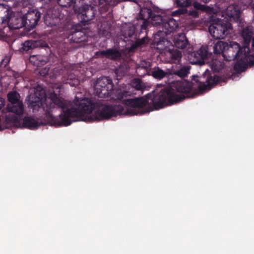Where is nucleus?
Segmentation results:
<instances>
[{"label": "nucleus", "instance_id": "obj_12", "mask_svg": "<svg viewBox=\"0 0 254 254\" xmlns=\"http://www.w3.org/2000/svg\"><path fill=\"white\" fill-rule=\"evenodd\" d=\"M208 48L202 46L197 51H194L191 54V57L193 58L192 63L195 64H204V60L207 58L209 55Z\"/></svg>", "mask_w": 254, "mask_h": 254}, {"label": "nucleus", "instance_id": "obj_28", "mask_svg": "<svg viewBox=\"0 0 254 254\" xmlns=\"http://www.w3.org/2000/svg\"><path fill=\"white\" fill-rule=\"evenodd\" d=\"M92 3L95 6H101L100 8H104L105 10L108 9V6L114 5L110 0H92Z\"/></svg>", "mask_w": 254, "mask_h": 254}, {"label": "nucleus", "instance_id": "obj_5", "mask_svg": "<svg viewBox=\"0 0 254 254\" xmlns=\"http://www.w3.org/2000/svg\"><path fill=\"white\" fill-rule=\"evenodd\" d=\"M228 20L217 19L215 22L212 23L208 28L211 35L216 39H222L225 38L229 34L232 29V24L228 17ZM233 22H234L233 21ZM240 23V22H239Z\"/></svg>", "mask_w": 254, "mask_h": 254}, {"label": "nucleus", "instance_id": "obj_13", "mask_svg": "<svg viewBox=\"0 0 254 254\" xmlns=\"http://www.w3.org/2000/svg\"><path fill=\"white\" fill-rule=\"evenodd\" d=\"M165 55L167 62L170 63H180L182 57V52L174 47L166 49Z\"/></svg>", "mask_w": 254, "mask_h": 254}, {"label": "nucleus", "instance_id": "obj_19", "mask_svg": "<svg viewBox=\"0 0 254 254\" xmlns=\"http://www.w3.org/2000/svg\"><path fill=\"white\" fill-rule=\"evenodd\" d=\"M68 41V38L64 39V41L59 42L57 45V52L60 56L66 55L68 51L72 50V44Z\"/></svg>", "mask_w": 254, "mask_h": 254}, {"label": "nucleus", "instance_id": "obj_9", "mask_svg": "<svg viewBox=\"0 0 254 254\" xmlns=\"http://www.w3.org/2000/svg\"><path fill=\"white\" fill-rule=\"evenodd\" d=\"M41 13L37 9H30L23 15L26 28L30 30L37 25Z\"/></svg>", "mask_w": 254, "mask_h": 254}, {"label": "nucleus", "instance_id": "obj_6", "mask_svg": "<svg viewBox=\"0 0 254 254\" xmlns=\"http://www.w3.org/2000/svg\"><path fill=\"white\" fill-rule=\"evenodd\" d=\"M114 85L111 80L107 77L98 78L94 85V92L100 98L111 96Z\"/></svg>", "mask_w": 254, "mask_h": 254}, {"label": "nucleus", "instance_id": "obj_16", "mask_svg": "<svg viewBox=\"0 0 254 254\" xmlns=\"http://www.w3.org/2000/svg\"><path fill=\"white\" fill-rule=\"evenodd\" d=\"M148 75H152L155 79L159 80L165 77H167L168 78L172 77L171 69H167L165 71L159 66L154 67L151 71V73H148Z\"/></svg>", "mask_w": 254, "mask_h": 254}, {"label": "nucleus", "instance_id": "obj_48", "mask_svg": "<svg viewBox=\"0 0 254 254\" xmlns=\"http://www.w3.org/2000/svg\"><path fill=\"white\" fill-rule=\"evenodd\" d=\"M4 105V100L1 98L0 97V110L2 109V108Z\"/></svg>", "mask_w": 254, "mask_h": 254}, {"label": "nucleus", "instance_id": "obj_15", "mask_svg": "<svg viewBox=\"0 0 254 254\" xmlns=\"http://www.w3.org/2000/svg\"><path fill=\"white\" fill-rule=\"evenodd\" d=\"M69 36L74 43H80L87 40L85 29H77V26L73 27L70 32Z\"/></svg>", "mask_w": 254, "mask_h": 254}, {"label": "nucleus", "instance_id": "obj_31", "mask_svg": "<svg viewBox=\"0 0 254 254\" xmlns=\"http://www.w3.org/2000/svg\"><path fill=\"white\" fill-rule=\"evenodd\" d=\"M147 43V39L143 37L141 39H137L135 42L132 44L130 47V50H134L139 48Z\"/></svg>", "mask_w": 254, "mask_h": 254}, {"label": "nucleus", "instance_id": "obj_26", "mask_svg": "<svg viewBox=\"0 0 254 254\" xmlns=\"http://www.w3.org/2000/svg\"><path fill=\"white\" fill-rule=\"evenodd\" d=\"M228 46V44L226 42L223 41H218L213 47V53L215 54H222V56L224 55V51Z\"/></svg>", "mask_w": 254, "mask_h": 254}, {"label": "nucleus", "instance_id": "obj_44", "mask_svg": "<svg viewBox=\"0 0 254 254\" xmlns=\"http://www.w3.org/2000/svg\"><path fill=\"white\" fill-rule=\"evenodd\" d=\"M138 113H137L135 109H130L128 110L127 112V114L129 115H137Z\"/></svg>", "mask_w": 254, "mask_h": 254}, {"label": "nucleus", "instance_id": "obj_20", "mask_svg": "<svg viewBox=\"0 0 254 254\" xmlns=\"http://www.w3.org/2000/svg\"><path fill=\"white\" fill-rule=\"evenodd\" d=\"M41 125V123L31 117H25L23 119L22 127L34 129L37 128Z\"/></svg>", "mask_w": 254, "mask_h": 254}, {"label": "nucleus", "instance_id": "obj_30", "mask_svg": "<svg viewBox=\"0 0 254 254\" xmlns=\"http://www.w3.org/2000/svg\"><path fill=\"white\" fill-rule=\"evenodd\" d=\"M152 24L154 26H163V23L165 21V18L159 14H153L152 16L151 17Z\"/></svg>", "mask_w": 254, "mask_h": 254}, {"label": "nucleus", "instance_id": "obj_45", "mask_svg": "<svg viewBox=\"0 0 254 254\" xmlns=\"http://www.w3.org/2000/svg\"><path fill=\"white\" fill-rule=\"evenodd\" d=\"M40 75L42 76H45L46 75L48 74V69H47L46 68L42 69L40 70L39 72Z\"/></svg>", "mask_w": 254, "mask_h": 254}, {"label": "nucleus", "instance_id": "obj_2", "mask_svg": "<svg viewBox=\"0 0 254 254\" xmlns=\"http://www.w3.org/2000/svg\"><path fill=\"white\" fill-rule=\"evenodd\" d=\"M203 76L206 78V84L200 81L198 76H193L190 81L186 80L177 81L173 84L170 89L161 90L157 93L152 92L147 94L145 98L125 99L124 103L127 106L135 109H140L147 106L150 107V110L141 111L140 114H143L153 111L154 109H158L179 103L186 98H192L196 95L193 91L197 89L203 92L211 89L218 83H226L231 78L230 75H212L208 69L204 72Z\"/></svg>", "mask_w": 254, "mask_h": 254}, {"label": "nucleus", "instance_id": "obj_11", "mask_svg": "<svg viewBox=\"0 0 254 254\" xmlns=\"http://www.w3.org/2000/svg\"><path fill=\"white\" fill-rule=\"evenodd\" d=\"M2 17V23L6 24L8 25V28L12 29H19L23 27L26 28L24 19L23 16L16 17L7 16L6 18Z\"/></svg>", "mask_w": 254, "mask_h": 254}, {"label": "nucleus", "instance_id": "obj_24", "mask_svg": "<svg viewBox=\"0 0 254 254\" xmlns=\"http://www.w3.org/2000/svg\"><path fill=\"white\" fill-rule=\"evenodd\" d=\"M30 60L33 62L34 64L37 66H41L47 64L48 62V58L47 56L37 55L31 57Z\"/></svg>", "mask_w": 254, "mask_h": 254}, {"label": "nucleus", "instance_id": "obj_18", "mask_svg": "<svg viewBox=\"0 0 254 254\" xmlns=\"http://www.w3.org/2000/svg\"><path fill=\"white\" fill-rule=\"evenodd\" d=\"M47 46L41 40H27L22 44V49L24 51H28L30 50L38 47H44Z\"/></svg>", "mask_w": 254, "mask_h": 254}, {"label": "nucleus", "instance_id": "obj_50", "mask_svg": "<svg viewBox=\"0 0 254 254\" xmlns=\"http://www.w3.org/2000/svg\"><path fill=\"white\" fill-rule=\"evenodd\" d=\"M210 0H206L205 1H204L205 3H207Z\"/></svg>", "mask_w": 254, "mask_h": 254}, {"label": "nucleus", "instance_id": "obj_42", "mask_svg": "<svg viewBox=\"0 0 254 254\" xmlns=\"http://www.w3.org/2000/svg\"><path fill=\"white\" fill-rule=\"evenodd\" d=\"M189 14L193 17H197L199 16V12L195 9L194 10H190Z\"/></svg>", "mask_w": 254, "mask_h": 254}, {"label": "nucleus", "instance_id": "obj_43", "mask_svg": "<svg viewBox=\"0 0 254 254\" xmlns=\"http://www.w3.org/2000/svg\"><path fill=\"white\" fill-rule=\"evenodd\" d=\"M9 60L10 59L9 58H6L3 59L1 62V66H3L4 67L6 66L8 64Z\"/></svg>", "mask_w": 254, "mask_h": 254}, {"label": "nucleus", "instance_id": "obj_10", "mask_svg": "<svg viewBox=\"0 0 254 254\" xmlns=\"http://www.w3.org/2000/svg\"><path fill=\"white\" fill-rule=\"evenodd\" d=\"M178 27L179 22L178 21L172 17L167 18L163 23L162 30H160L158 31V35L166 36L175 31Z\"/></svg>", "mask_w": 254, "mask_h": 254}, {"label": "nucleus", "instance_id": "obj_14", "mask_svg": "<svg viewBox=\"0 0 254 254\" xmlns=\"http://www.w3.org/2000/svg\"><path fill=\"white\" fill-rule=\"evenodd\" d=\"M96 56L101 58L116 61L119 60L122 54L120 51L116 49L110 48L105 51H99L96 53Z\"/></svg>", "mask_w": 254, "mask_h": 254}, {"label": "nucleus", "instance_id": "obj_21", "mask_svg": "<svg viewBox=\"0 0 254 254\" xmlns=\"http://www.w3.org/2000/svg\"><path fill=\"white\" fill-rule=\"evenodd\" d=\"M241 35L243 38L244 44H245V46L249 47V44L251 42L254 35L252 27L247 26L244 28L242 31Z\"/></svg>", "mask_w": 254, "mask_h": 254}, {"label": "nucleus", "instance_id": "obj_37", "mask_svg": "<svg viewBox=\"0 0 254 254\" xmlns=\"http://www.w3.org/2000/svg\"><path fill=\"white\" fill-rule=\"evenodd\" d=\"M133 86L137 90H140L142 89V86L141 81L138 79H135L132 82Z\"/></svg>", "mask_w": 254, "mask_h": 254}, {"label": "nucleus", "instance_id": "obj_27", "mask_svg": "<svg viewBox=\"0 0 254 254\" xmlns=\"http://www.w3.org/2000/svg\"><path fill=\"white\" fill-rule=\"evenodd\" d=\"M153 12L150 8H141L137 19L147 20L150 19L152 16Z\"/></svg>", "mask_w": 254, "mask_h": 254}, {"label": "nucleus", "instance_id": "obj_40", "mask_svg": "<svg viewBox=\"0 0 254 254\" xmlns=\"http://www.w3.org/2000/svg\"><path fill=\"white\" fill-rule=\"evenodd\" d=\"M127 91H121L117 94V97L118 100H122L126 97L127 95Z\"/></svg>", "mask_w": 254, "mask_h": 254}, {"label": "nucleus", "instance_id": "obj_33", "mask_svg": "<svg viewBox=\"0 0 254 254\" xmlns=\"http://www.w3.org/2000/svg\"><path fill=\"white\" fill-rule=\"evenodd\" d=\"M193 7L196 10H199L202 11L208 12L210 10V7L204 4H201L198 2H194Z\"/></svg>", "mask_w": 254, "mask_h": 254}, {"label": "nucleus", "instance_id": "obj_3", "mask_svg": "<svg viewBox=\"0 0 254 254\" xmlns=\"http://www.w3.org/2000/svg\"><path fill=\"white\" fill-rule=\"evenodd\" d=\"M44 23L49 27L61 31L65 28L68 21L67 11L58 6L49 8L44 15Z\"/></svg>", "mask_w": 254, "mask_h": 254}, {"label": "nucleus", "instance_id": "obj_25", "mask_svg": "<svg viewBox=\"0 0 254 254\" xmlns=\"http://www.w3.org/2000/svg\"><path fill=\"white\" fill-rule=\"evenodd\" d=\"M190 70V66H184L178 70L171 69V73H172V77L174 75H177L180 77H186L189 73Z\"/></svg>", "mask_w": 254, "mask_h": 254}, {"label": "nucleus", "instance_id": "obj_46", "mask_svg": "<svg viewBox=\"0 0 254 254\" xmlns=\"http://www.w3.org/2000/svg\"><path fill=\"white\" fill-rule=\"evenodd\" d=\"M84 0H73V7L76 8L77 7L78 4H79L81 2H82Z\"/></svg>", "mask_w": 254, "mask_h": 254}, {"label": "nucleus", "instance_id": "obj_8", "mask_svg": "<svg viewBox=\"0 0 254 254\" xmlns=\"http://www.w3.org/2000/svg\"><path fill=\"white\" fill-rule=\"evenodd\" d=\"M95 10L94 7L90 5H84L78 8L77 12V18L81 23L84 24L95 16Z\"/></svg>", "mask_w": 254, "mask_h": 254}, {"label": "nucleus", "instance_id": "obj_1", "mask_svg": "<svg viewBox=\"0 0 254 254\" xmlns=\"http://www.w3.org/2000/svg\"><path fill=\"white\" fill-rule=\"evenodd\" d=\"M45 96L43 89L39 91L36 89L28 97V107L35 111L42 106L47 118L51 120L52 124L59 126H67L73 122L79 121L108 120L124 113V109L122 106H113L86 98L79 99L75 97L72 102L60 97L55 92L48 95L50 104H43L42 101Z\"/></svg>", "mask_w": 254, "mask_h": 254}, {"label": "nucleus", "instance_id": "obj_34", "mask_svg": "<svg viewBox=\"0 0 254 254\" xmlns=\"http://www.w3.org/2000/svg\"><path fill=\"white\" fill-rule=\"evenodd\" d=\"M9 16L8 9L6 7L4 4H0V17H1V22L2 23V17L5 18Z\"/></svg>", "mask_w": 254, "mask_h": 254}, {"label": "nucleus", "instance_id": "obj_35", "mask_svg": "<svg viewBox=\"0 0 254 254\" xmlns=\"http://www.w3.org/2000/svg\"><path fill=\"white\" fill-rule=\"evenodd\" d=\"M175 3L179 7H188L191 5L190 0H175Z\"/></svg>", "mask_w": 254, "mask_h": 254}, {"label": "nucleus", "instance_id": "obj_41", "mask_svg": "<svg viewBox=\"0 0 254 254\" xmlns=\"http://www.w3.org/2000/svg\"><path fill=\"white\" fill-rule=\"evenodd\" d=\"M149 24V22L147 20H143V23L141 25V31H142L143 30H146Z\"/></svg>", "mask_w": 254, "mask_h": 254}, {"label": "nucleus", "instance_id": "obj_17", "mask_svg": "<svg viewBox=\"0 0 254 254\" xmlns=\"http://www.w3.org/2000/svg\"><path fill=\"white\" fill-rule=\"evenodd\" d=\"M251 54L250 56L243 60H238V62L234 66V70L237 73H241L244 71L247 68V63H249L250 66L254 65V59L251 60Z\"/></svg>", "mask_w": 254, "mask_h": 254}, {"label": "nucleus", "instance_id": "obj_7", "mask_svg": "<svg viewBox=\"0 0 254 254\" xmlns=\"http://www.w3.org/2000/svg\"><path fill=\"white\" fill-rule=\"evenodd\" d=\"M7 100L9 102L6 107L7 112L14 113L20 116L24 113V105L22 101L20 100V95L15 91H11L7 95Z\"/></svg>", "mask_w": 254, "mask_h": 254}, {"label": "nucleus", "instance_id": "obj_47", "mask_svg": "<svg viewBox=\"0 0 254 254\" xmlns=\"http://www.w3.org/2000/svg\"><path fill=\"white\" fill-rule=\"evenodd\" d=\"M184 11H185L184 9H179L176 10L175 11H174L173 14H176V15L177 14L180 15L181 14H183L184 13Z\"/></svg>", "mask_w": 254, "mask_h": 254}, {"label": "nucleus", "instance_id": "obj_36", "mask_svg": "<svg viewBox=\"0 0 254 254\" xmlns=\"http://www.w3.org/2000/svg\"><path fill=\"white\" fill-rule=\"evenodd\" d=\"M58 4L62 7H69L73 3V0H57Z\"/></svg>", "mask_w": 254, "mask_h": 254}, {"label": "nucleus", "instance_id": "obj_4", "mask_svg": "<svg viewBox=\"0 0 254 254\" xmlns=\"http://www.w3.org/2000/svg\"><path fill=\"white\" fill-rule=\"evenodd\" d=\"M250 49L247 46L241 47L239 44L232 42L228 44L224 51L223 57L226 61H232L235 60H243L250 56Z\"/></svg>", "mask_w": 254, "mask_h": 254}, {"label": "nucleus", "instance_id": "obj_38", "mask_svg": "<svg viewBox=\"0 0 254 254\" xmlns=\"http://www.w3.org/2000/svg\"><path fill=\"white\" fill-rule=\"evenodd\" d=\"M6 121H9L13 124H17L19 122L18 118L15 115L7 117Z\"/></svg>", "mask_w": 254, "mask_h": 254}, {"label": "nucleus", "instance_id": "obj_29", "mask_svg": "<svg viewBox=\"0 0 254 254\" xmlns=\"http://www.w3.org/2000/svg\"><path fill=\"white\" fill-rule=\"evenodd\" d=\"M224 63L217 59H213L210 63V66L212 70L219 71L224 67Z\"/></svg>", "mask_w": 254, "mask_h": 254}, {"label": "nucleus", "instance_id": "obj_49", "mask_svg": "<svg viewBox=\"0 0 254 254\" xmlns=\"http://www.w3.org/2000/svg\"><path fill=\"white\" fill-rule=\"evenodd\" d=\"M252 47L254 48V37L252 39Z\"/></svg>", "mask_w": 254, "mask_h": 254}, {"label": "nucleus", "instance_id": "obj_39", "mask_svg": "<svg viewBox=\"0 0 254 254\" xmlns=\"http://www.w3.org/2000/svg\"><path fill=\"white\" fill-rule=\"evenodd\" d=\"M8 28L6 26H3V28H0V40H4L6 37L7 34L4 32V30Z\"/></svg>", "mask_w": 254, "mask_h": 254}, {"label": "nucleus", "instance_id": "obj_23", "mask_svg": "<svg viewBox=\"0 0 254 254\" xmlns=\"http://www.w3.org/2000/svg\"><path fill=\"white\" fill-rule=\"evenodd\" d=\"M189 43V41L186 35L184 34L178 35L174 39V45L176 47L183 49Z\"/></svg>", "mask_w": 254, "mask_h": 254}, {"label": "nucleus", "instance_id": "obj_22", "mask_svg": "<svg viewBox=\"0 0 254 254\" xmlns=\"http://www.w3.org/2000/svg\"><path fill=\"white\" fill-rule=\"evenodd\" d=\"M112 24L109 21H104L102 22L99 28V33L103 36L107 38H109L111 36Z\"/></svg>", "mask_w": 254, "mask_h": 254}, {"label": "nucleus", "instance_id": "obj_32", "mask_svg": "<svg viewBox=\"0 0 254 254\" xmlns=\"http://www.w3.org/2000/svg\"><path fill=\"white\" fill-rule=\"evenodd\" d=\"M151 66V63L148 61L145 60L142 61L139 64V68L144 69L148 73H149L150 71V68Z\"/></svg>", "mask_w": 254, "mask_h": 254}]
</instances>
